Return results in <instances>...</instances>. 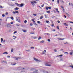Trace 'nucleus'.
<instances>
[{
    "instance_id": "24",
    "label": "nucleus",
    "mask_w": 73,
    "mask_h": 73,
    "mask_svg": "<svg viewBox=\"0 0 73 73\" xmlns=\"http://www.w3.org/2000/svg\"><path fill=\"white\" fill-rule=\"evenodd\" d=\"M15 13H19V12H18V11H15Z\"/></svg>"
},
{
    "instance_id": "7",
    "label": "nucleus",
    "mask_w": 73,
    "mask_h": 73,
    "mask_svg": "<svg viewBox=\"0 0 73 73\" xmlns=\"http://www.w3.org/2000/svg\"><path fill=\"white\" fill-rule=\"evenodd\" d=\"M17 70H21L22 69V67L21 66L18 67L17 68Z\"/></svg>"
},
{
    "instance_id": "40",
    "label": "nucleus",
    "mask_w": 73,
    "mask_h": 73,
    "mask_svg": "<svg viewBox=\"0 0 73 73\" xmlns=\"http://www.w3.org/2000/svg\"><path fill=\"white\" fill-rule=\"evenodd\" d=\"M13 14H14V15H15V14H16V13H15V12H13Z\"/></svg>"
},
{
    "instance_id": "12",
    "label": "nucleus",
    "mask_w": 73,
    "mask_h": 73,
    "mask_svg": "<svg viewBox=\"0 0 73 73\" xmlns=\"http://www.w3.org/2000/svg\"><path fill=\"white\" fill-rule=\"evenodd\" d=\"M62 4H64V1L63 0H60Z\"/></svg>"
},
{
    "instance_id": "35",
    "label": "nucleus",
    "mask_w": 73,
    "mask_h": 73,
    "mask_svg": "<svg viewBox=\"0 0 73 73\" xmlns=\"http://www.w3.org/2000/svg\"><path fill=\"white\" fill-rule=\"evenodd\" d=\"M13 52V49H12L11 50V53H12Z\"/></svg>"
},
{
    "instance_id": "64",
    "label": "nucleus",
    "mask_w": 73,
    "mask_h": 73,
    "mask_svg": "<svg viewBox=\"0 0 73 73\" xmlns=\"http://www.w3.org/2000/svg\"><path fill=\"white\" fill-rule=\"evenodd\" d=\"M48 8L49 9H51V7H48Z\"/></svg>"
},
{
    "instance_id": "23",
    "label": "nucleus",
    "mask_w": 73,
    "mask_h": 73,
    "mask_svg": "<svg viewBox=\"0 0 73 73\" xmlns=\"http://www.w3.org/2000/svg\"><path fill=\"white\" fill-rule=\"evenodd\" d=\"M3 54H8V53L7 52H5L4 53H3Z\"/></svg>"
},
{
    "instance_id": "22",
    "label": "nucleus",
    "mask_w": 73,
    "mask_h": 73,
    "mask_svg": "<svg viewBox=\"0 0 73 73\" xmlns=\"http://www.w3.org/2000/svg\"><path fill=\"white\" fill-rule=\"evenodd\" d=\"M16 21H18V22H20V19H16Z\"/></svg>"
},
{
    "instance_id": "2",
    "label": "nucleus",
    "mask_w": 73,
    "mask_h": 73,
    "mask_svg": "<svg viewBox=\"0 0 73 73\" xmlns=\"http://www.w3.org/2000/svg\"><path fill=\"white\" fill-rule=\"evenodd\" d=\"M34 60H35V61H36L37 62H41V61L40 60H38V59H37L36 58H34Z\"/></svg>"
},
{
    "instance_id": "6",
    "label": "nucleus",
    "mask_w": 73,
    "mask_h": 73,
    "mask_svg": "<svg viewBox=\"0 0 73 73\" xmlns=\"http://www.w3.org/2000/svg\"><path fill=\"white\" fill-rule=\"evenodd\" d=\"M38 73V70H35V71H34L33 72H31V73Z\"/></svg>"
},
{
    "instance_id": "39",
    "label": "nucleus",
    "mask_w": 73,
    "mask_h": 73,
    "mask_svg": "<svg viewBox=\"0 0 73 73\" xmlns=\"http://www.w3.org/2000/svg\"><path fill=\"white\" fill-rule=\"evenodd\" d=\"M16 25L17 26V27H19V26L20 25L19 24H16Z\"/></svg>"
},
{
    "instance_id": "42",
    "label": "nucleus",
    "mask_w": 73,
    "mask_h": 73,
    "mask_svg": "<svg viewBox=\"0 0 73 73\" xmlns=\"http://www.w3.org/2000/svg\"><path fill=\"white\" fill-rule=\"evenodd\" d=\"M17 33V31H15L13 33L14 34H15V33Z\"/></svg>"
},
{
    "instance_id": "33",
    "label": "nucleus",
    "mask_w": 73,
    "mask_h": 73,
    "mask_svg": "<svg viewBox=\"0 0 73 73\" xmlns=\"http://www.w3.org/2000/svg\"><path fill=\"white\" fill-rule=\"evenodd\" d=\"M73 53V52H70V55H72Z\"/></svg>"
},
{
    "instance_id": "49",
    "label": "nucleus",
    "mask_w": 73,
    "mask_h": 73,
    "mask_svg": "<svg viewBox=\"0 0 73 73\" xmlns=\"http://www.w3.org/2000/svg\"><path fill=\"white\" fill-rule=\"evenodd\" d=\"M33 25L32 23H30V26H32Z\"/></svg>"
},
{
    "instance_id": "17",
    "label": "nucleus",
    "mask_w": 73,
    "mask_h": 73,
    "mask_svg": "<svg viewBox=\"0 0 73 73\" xmlns=\"http://www.w3.org/2000/svg\"><path fill=\"white\" fill-rule=\"evenodd\" d=\"M45 18H46L48 17V15H45Z\"/></svg>"
},
{
    "instance_id": "26",
    "label": "nucleus",
    "mask_w": 73,
    "mask_h": 73,
    "mask_svg": "<svg viewBox=\"0 0 73 73\" xmlns=\"http://www.w3.org/2000/svg\"><path fill=\"white\" fill-rule=\"evenodd\" d=\"M64 25H66V26H68V24H66V23H64Z\"/></svg>"
},
{
    "instance_id": "34",
    "label": "nucleus",
    "mask_w": 73,
    "mask_h": 73,
    "mask_svg": "<svg viewBox=\"0 0 73 73\" xmlns=\"http://www.w3.org/2000/svg\"><path fill=\"white\" fill-rule=\"evenodd\" d=\"M10 18H11L12 20H14V19L13 17H10Z\"/></svg>"
},
{
    "instance_id": "21",
    "label": "nucleus",
    "mask_w": 73,
    "mask_h": 73,
    "mask_svg": "<svg viewBox=\"0 0 73 73\" xmlns=\"http://www.w3.org/2000/svg\"><path fill=\"white\" fill-rule=\"evenodd\" d=\"M70 67H71L72 68H73V64L69 66Z\"/></svg>"
},
{
    "instance_id": "54",
    "label": "nucleus",
    "mask_w": 73,
    "mask_h": 73,
    "mask_svg": "<svg viewBox=\"0 0 73 73\" xmlns=\"http://www.w3.org/2000/svg\"><path fill=\"white\" fill-rule=\"evenodd\" d=\"M32 21H33V23H35V21H34V19H32Z\"/></svg>"
},
{
    "instance_id": "9",
    "label": "nucleus",
    "mask_w": 73,
    "mask_h": 73,
    "mask_svg": "<svg viewBox=\"0 0 73 73\" xmlns=\"http://www.w3.org/2000/svg\"><path fill=\"white\" fill-rule=\"evenodd\" d=\"M2 62L3 63H4L5 64H7V62L6 61H2Z\"/></svg>"
},
{
    "instance_id": "46",
    "label": "nucleus",
    "mask_w": 73,
    "mask_h": 73,
    "mask_svg": "<svg viewBox=\"0 0 73 73\" xmlns=\"http://www.w3.org/2000/svg\"><path fill=\"white\" fill-rule=\"evenodd\" d=\"M5 15H8V12H6Z\"/></svg>"
},
{
    "instance_id": "59",
    "label": "nucleus",
    "mask_w": 73,
    "mask_h": 73,
    "mask_svg": "<svg viewBox=\"0 0 73 73\" xmlns=\"http://www.w3.org/2000/svg\"><path fill=\"white\" fill-rule=\"evenodd\" d=\"M33 38H34V39H36V37H33Z\"/></svg>"
},
{
    "instance_id": "10",
    "label": "nucleus",
    "mask_w": 73,
    "mask_h": 73,
    "mask_svg": "<svg viewBox=\"0 0 73 73\" xmlns=\"http://www.w3.org/2000/svg\"><path fill=\"white\" fill-rule=\"evenodd\" d=\"M11 65H15L16 64V63H11Z\"/></svg>"
},
{
    "instance_id": "11",
    "label": "nucleus",
    "mask_w": 73,
    "mask_h": 73,
    "mask_svg": "<svg viewBox=\"0 0 73 73\" xmlns=\"http://www.w3.org/2000/svg\"><path fill=\"white\" fill-rule=\"evenodd\" d=\"M43 54H46V50H44L42 53Z\"/></svg>"
},
{
    "instance_id": "62",
    "label": "nucleus",
    "mask_w": 73,
    "mask_h": 73,
    "mask_svg": "<svg viewBox=\"0 0 73 73\" xmlns=\"http://www.w3.org/2000/svg\"><path fill=\"white\" fill-rule=\"evenodd\" d=\"M31 70H35V69L34 68H32L31 69Z\"/></svg>"
},
{
    "instance_id": "53",
    "label": "nucleus",
    "mask_w": 73,
    "mask_h": 73,
    "mask_svg": "<svg viewBox=\"0 0 73 73\" xmlns=\"http://www.w3.org/2000/svg\"><path fill=\"white\" fill-rule=\"evenodd\" d=\"M46 9L47 10H48V7H46Z\"/></svg>"
},
{
    "instance_id": "32",
    "label": "nucleus",
    "mask_w": 73,
    "mask_h": 73,
    "mask_svg": "<svg viewBox=\"0 0 73 73\" xmlns=\"http://www.w3.org/2000/svg\"><path fill=\"white\" fill-rule=\"evenodd\" d=\"M59 1H60V0H57V2L58 4H59Z\"/></svg>"
},
{
    "instance_id": "27",
    "label": "nucleus",
    "mask_w": 73,
    "mask_h": 73,
    "mask_svg": "<svg viewBox=\"0 0 73 73\" xmlns=\"http://www.w3.org/2000/svg\"><path fill=\"white\" fill-rule=\"evenodd\" d=\"M22 31L23 32H27V31L26 30H22Z\"/></svg>"
},
{
    "instance_id": "61",
    "label": "nucleus",
    "mask_w": 73,
    "mask_h": 73,
    "mask_svg": "<svg viewBox=\"0 0 73 73\" xmlns=\"http://www.w3.org/2000/svg\"><path fill=\"white\" fill-rule=\"evenodd\" d=\"M0 8H3V7L1 6H0Z\"/></svg>"
},
{
    "instance_id": "31",
    "label": "nucleus",
    "mask_w": 73,
    "mask_h": 73,
    "mask_svg": "<svg viewBox=\"0 0 73 73\" xmlns=\"http://www.w3.org/2000/svg\"><path fill=\"white\" fill-rule=\"evenodd\" d=\"M46 22L48 24H49V23H50L49 21H46Z\"/></svg>"
},
{
    "instance_id": "8",
    "label": "nucleus",
    "mask_w": 73,
    "mask_h": 73,
    "mask_svg": "<svg viewBox=\"0 0 73 73\" xmlns=\"http://www.w3.org/2000/svg\"><path fill=\"white\" fill-rule=\"evenodd\" d=\"M57 38L59 40H64L65 39V38H64L62 39V38Z\"/></svg>"
},
{
    "instance_id": "58",
    "label": "nucleus",
    "mask_w": 73,
    "mask_h": 73,
    "mask_svg": "<svg viewBox=\"0 0 73 73\" xmlns=\"http://www.w3.org/2000/svg\"><path fill=\"white\" fill-rule=\"evenodd\" d=\"M57 28L58 29H59V27H58V26H57Z\"/></svg>"
},
{
    "instance_id": "28",
    "label": "nucleus",
    "mask_w": 73,
    "mask_h": 73,
    "mask_svg": "<svg viewBox=\"0 0 73 73\" xmlns=\"http://www.w3.org/2000/svg\"><path fill=\"white\" fill-rule=\"evenodd\" d=\"M63 52L65 54H66V53L67 54H69V53L68 52H65L64 51H63Z\"/></svg>"
},
{
    "instance_id": "56",
    "label": "nucleus",
    "mask_w": 73,
    "mask_h": 73,
    "mask_svg": "<svg viewBox=\"0 0 73 73\" xmlns=\"http://www.w3.org/2000/svg\"><path fill=\"white\" fill-rule=\"evenodd\" d=\"M48 42H50V39H48Z\"/></svg>"
},
{
    "instance_id": "19",
    "label": "nucleus",
    "mask_w": 73,
    "mask_h": 73,
    "mask_svg": "<svg viewBox=\"0 0 73 73\" xmlns=\"http://www.w3.org/2000/svg\"><path fill=\"white\" fill-rule=\"evenodd\" d=\"M44 43V41L43 40H42L40 42V43H41V44H43V43Z\"/></svg>"
},
{
    "instance_id": "38",
    "label": "nucleus",
    "mask_w": 73,
    "mask_h": 73,
    "mask_svg": "<svg viewBox=\"0 0 73 73\" xmlns=\"http://www.w3.org/2000/svg\"><path fill=\"white\" fill-rule=\"evenodd\" d=\"M57 22L58 23H59V24H60V21L59 20H58Z\"/></svg>"
},
{
    "instance_id": "57",
    "label": "nucleus",
    "mask_w": 73,
    "mask_h": 73,
    "mask_svg": "<svg viewBox=\"0 0 73 73\" xmlns=\"http://www.w3.org/2000/svg\"><path fill=\"white\" fill-rule=\"evenodd\" d=\"M33 16H36V14H33Z\"/></svg>"
},
{
    "instance_id": "37",
    "label": "nucleus",
    "mask_w": 73,
    "mask_h": 73,
    "mask_svg": "<svg viewBox=\"0 0 73 73\" xmlns=\"http://www.w3.org/2000/svg\"><path fill=\"white\" fill-rule=\"evenodd\" d=\"M37 22L38 23V24H40L41 23V22H40V21H38Z\"/></svg>"
},
{
    "instance_id": "18",
    "label": "nucleus",
    "mask_w": 73,
    "mask_h": 73,
    "mask_svg": "<svg viewBox=\"0 0 73 73\" xmlns=\"http://www.w3.org/2000/svg\"><path fill=\"white\" fill-rule=\"evenodd\" d=\"M19 9V8L16 7L14 9V10H18Z\"/></svg>"
},
{
    "instance_id": "43",
    "label": "nucleus",
    "mask_w": 73,
    "mask_h": 73,
    "mask_svg": "<svg viewBox=\"0 0 73 73\" xmlns=\"http://www.w3.org/2000/svg\"><path fill=\"white\" fill-rule=\"evenodd\" d=\"M10 24H13V22H10Z\"/></svg>"
},
{
    "instance_id": "14",
    "label": "nucleus",
    "mask_w": 73,
    "mask_h": 73,
    "mask_svg": "<svg viewBox=\"0 0 73 73\" xmlns=\"http://www.w3.org/2000/svg\"><path fill=\"white\" fill-rule=\"evenodd\" d=\"M43 72L45 73H50V72H48L47 71H44Z\"/></svg>"
},
{
    "instance_id": "55",
    "label": "nucleus",
    "mask_w": 73,
    "mask_h": 73,
    "mask_svg": "<svg viewBox=\"0 0 73 73\" xmlns=\"http://www.w3.org/2000/svg\"><path fill=\"white\" fill-rule=\"evenodd\" d=\"M44 5L43 4V5H41V7H44Z\"/></svg>"
},
{
    "instance_id": "63",
    "label": "nucleus",
    "mask_w": 73,
    "mask_h": 73,
    "mask_svg": "<svg viewBox=\"0 0 73 73\" xmlns=\"http://www.w3.org/2000/svg\"><path fill=\"white\" fill-rule=\"evenodd\" d=\"M61 8L62 9H63V8H64V7H63V6H61Z\"/></svg>"
},
{
    "instance_id": "3",
    "label": "nucleus",
    "mask_w": 73,
    "mask_h": 73,
    "mask_svg": "<svg viewBox=\"0 0 73 73\" xmlns=\"http://www.w3.org/2000/svg\"><path fill=\"white\" fill-rule=\"evenodd\" d=\"M30 3H31L33 6H35V4H36L37 3V2L35 1H34L33 2L31 1L30 2Z\"/></svg>"
},
{
    "instance_id": "20",
    "label": "nucleus",
    "mask_w": 73,
    "mask_h": 73,
    "mask_svg": "<svg viewBox=\"0 0 73 73\" xmlns=\"http://www.w3.org/2000/svg\"><path fill=\"white\" fill-rule=\"evenodd\" d=\"M30 49H34L35 47H30Z\"/></svg>"
},
{
    "instance_id": "13",
    "label": "nucleus",
    "mask_w": 73,
    "mask_h": 73,
    "mask_svg": "<svg viewBox=\"0 0 73 73\" xmlns=\"http://www.w3.org/2000/svg\"><path fill=\"white\" fill-rule=\"evenodd\" d=\"M55 10H56V11H57V12L58 13H59L60 12L58 10V9H57V8H55Z\"/></svg>"
},
{
    "instance_id": "51",
    "label": "nucleus",
    "mask_w": 73,
    "mask_h": 73,
    "mask_svg": "<svg viewBox=\"0 0 73 73\" xmlns=\"http://www.w3.org/2000/svg\"><path fill=\"white\" fill-rule=\"evenodd\" d=\"M27 23V20H25L24 21V23Z\"/></svg>"
},
{
    "instance_id": "47",
    "label": "nucleus",
    "mask_w": 73,
    "mask_h": 73,
    "mask_svg": "<svg viewBox=\"0 0 73 73\" xmlns=\"http://www.w3.org/2000/svg\"><path fill=\"white\" fill-rule=\"evenodd\" d=\"M10 6H14L15 5H12V4H11L10 5Z\"/></svg>"
},
{
    "instance_id": "30",
    "label": "nucleus",
    "mask_w": 73,
    "mask_h": 73,
    "mask_svg": "<svg viewBox=\"0 0 73 73\" xmlns=\"http://www.w3.org/2000/svg\"><path fill=\"white\" fill-rule=\"evenodd\" d=\"M35 33H34V32H31V33H30V34H33H33H34Z\"/></svg>"
},
{
    "instance_id": "15",
    "label": "nucleus",
    "mask_w": 73,
    "mask_h": 73,
    "mask_svg": "<svg viewBox=\"0 0 73 73\" xmlns=\"http://www.w3.org/2000/svg\"><path fill=\"white\" fill-rule=\"evenodd\" d=\"M69 6H72L73 7V5L72 3H69Z\"/></svg>"
},
{
    "instance_id": "29",
    "label": "nucleus",
    "mask_w": 73,
    "mask_h": 73,
    "mask_svg": "<svg viewBox=\"0 0 73 73\" xmlns=\"http://www.w3.org/2000/svg\"><path fill=\"white\" fill-rule=\"evenodd\" d=\"M26 51V52H30L31 51L30 50H25Z\"/></svg>"
},
{
    "instance_id": "41",
    "label": "nucleus",
    "mask_w": 73,
    "mask_h": 73,
    "mask_svg": "<svg viewBox=\"0 0 73 73\" xmlns=\"http://www.w3.org/2000/svg\"><path fill=\"white\" fill-rule=\"evenodd\" d=\"M43 18V17L42 16L40 17V19H42Z\"/></svg>"
},
{
    "instance_id": "5",
    "label": "nucleus",
    "mask_w": 73,
    "mask_h": 73,
    "mask_svg": "<svg viewBox=\"0 0 73 73\" xmlns=\"http://www.w3.org/2000/svg\"><path fill=\"white\" fill-rule=\"evenodd\" d=\"M13 58H14L15 60H18V59H21V58L20 57H13Z\"/></svg>"
},
{
    "instance_id": "1",
    "label": "nucleus",
    "mask_w": 73,
    "mask_h": 73,
    "mask_svg": "<svg viewBox=\"0 0 73 73\" xmlns=\"http://www.w3.org/2000/svg\"><path fill=\"white\" fill-rule=\"evenodd\" d=\"M15 4L17 5V6H18V7H23V6H24V4H19L16 3H15Z\"/></svg>"
},
{
    "instance_id": "4",
    "label": "nucleus",
    "mask_w": 73,
    "mask_h": 73,
    "mask_svg": "<svg viewBox=\"0 0 73 73\" xmlns=\"http://www.w3.org/2000/svg\"><path fill=\"white\" fill-rule=\"evenodd\" d=\"M49 62H48L45 63V66H51V65H49Z\"/></svg>"
},
{
    "instance_id": "45",
    "label": "nucleus",
    "mask_w": 73,
    "mask_h": 73,
    "mask_svg": "<svg viewBox=\"0 0 73 73\" xmlns=\"http://www.w3.org/2000/svg\"><path fill=\"white\" fill-rule=\"evenodd\" d=\"M54 52H57V50H56V49H54Z\"/></svg>"
},
{
    "instance_id": "36",
    "label": "nucleus",
    "mask_w": 73,
    "mask_h": 73,
    "mask_svg": "<svg viewBox=\"0 0 73 73\" xmlns=\"http://www.w3.org/2000/svg\"><path fill=\"white\" fill-rule=\"evenodd\" d=\"M1 42H3V38H1Z\"/></svg>"
},
{
    "instance_id": "44",
    "label": "nucleus",
    "mask_w": 73,
    "mask_h": 73,
    "mask_svg": "<svg viewBox=\"0 0 73 73\" xmlns=\"http://www.w3.org/2000/svg\"><path fill=\"white\" fill-rule=\"evenodd\" d=\"M2 17H5V15L4 14H2Z\"/></svg>"
},
{
    "instance_id": "50",
    "label": "nucleus",
    "mask_w": 73,
    "mask_h": 73,
    "mask_svg": "<svg viewBox=\"0 0 73 73\" xmlns=\"http://www.w3.org/2000/svg\"><path fill=\"white\" fill-rule=\"evenodd\" d=\"M63 12H65V9H63Z\"/></svg>"
},
{
    "instance_id": "48",
    "label": "nucleus",
    "mask_w": 73,
    "mask_h": 73,
    "mask_svg": "<svg viewBox=\"0 0 73 73\" xmlns=\"http://www.w3.org/2000/svg\"><path fill=\"white\" fill-rule=\"evenodd\" d=\"M62 55H60L58 56L59 57H62Z\"/></svg>"
},
{
    "instance_id": "16",
    "label": "nucleus",
    "mask_w": 73,
    "mask_h": 73,
    "mask_svg": "<svg viewBox=\"0 0 73 73\" xmlns=\"http://www.w3.org/2000/svg\"><path fill=\"white\" fill-rule=\"evenodd\" d=\"M6 26L7 27V28H9V24H7L6 25Z\"/></svg>"
},
{
    "instance_id": "25",
    "label": "nucleus",
    "mask_w": 73,
    "mask_h": 73,
    "mask_svg": "<svg viewBox=\"0 0 73 73\" xmlns=\"http://www.w3.org/2000/svg\"><path fill=\"white\" fill-rule=\"evenodd\" d=\"M41 37H40V36H39V38L38 39V40H40V39H41Z\"/></svg>"
},
{
    "instance_id": "52",
    "label": "nucleus",
    "mask_w": 73,
    "mask_h": 73,
    "mask_svg": "<svg viewBox=\"0 0 73 73\" xmlns=\"http://www.w3.org/2000/svg\"><path fill=\"white\" fill-rule=\"evenodd\" d=\"M69 23H71L72 24H73V22L69 21Z\"/></svg>"
},
{
    "instance_id": "60",
    "label": "nucleus",
    "mask_w": 73,
    "mask_h": 73,
    "mask_svg": "<svg viewBox=\"0 0 73 73\" xmlns=\"http://www.w3.org/2000/svg\"><path fill=\"white\" fill-rule=\"evenodd\" d=\"M47 12L48 13H50V11H47Z\"/></svg>"
}]
</instances>
